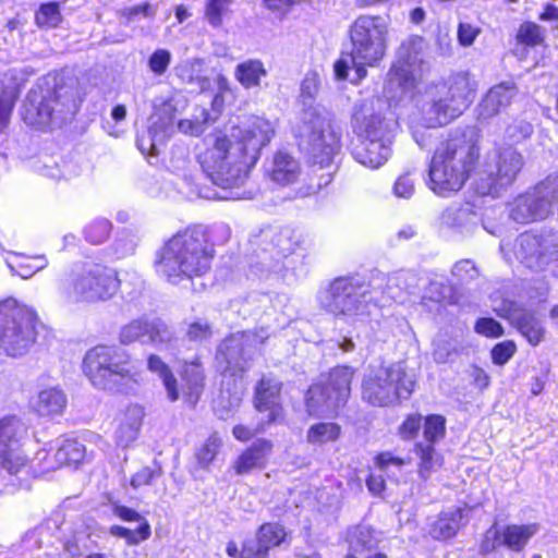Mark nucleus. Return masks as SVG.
<instances>
[{"instance_id":"nucleus-1","label":"nucleus","mask_w":558,"mask_h":558,"mask_svg":"<svg viewBox=\"0 0 558 558\" xmlns=\"http://www.w3.org/2000/svg\"><path fill=\"white\" fill-rule=\"evenodd\" d=\"M274 133L269 121L256 117L230 128L229 132L207 135V147L198 156L203 172L222 189L243 184L259 159L262 148L268 145Z\"/></svg>"},{"instance_id":"nucleus-2","label":"nucleus","mask_w":558,"mask_h":558,"mask_svg":"<svg viewBox=\"0 0 558 558\" xmlns=\"http://www.w3.org/2000/svg\"><path fill=\"white\" fill-rule=\"evenodd\" d=\"M213 246L202 226H193L179 231L161 248L156 260V269L170 283L178 284L182 279L202 277L211 265Z\"/></svg>"},{"instance_id":"nucleus-3","label":"nucleus","mask_w":558,"mask_h":558,"mask_svg":"<svg viewBox=\"0 0 558 558\" xmlns=\"http://www.w3.org/2000/svg\"><path fill=\"white\" fill-rule=\"evenodd\" d=\"M319 89L316 73H308L301 84L300 102L303 107L295 134L306 145L314 166L319 169L331 166L340 149V135L332 128L325 110L315 106Z\"/></svg>"},{"instance_id":"nucleus-4","label":"nucleus","mask_w":558,"mask_h":558,"mask_svg":"<svg viewBox=\"0 0 558 558\" xmlns=\"http://www.w3.org/2000/svg\"><path fill=\"white\" fill-rule=\"evenodd\" d=\"M480 156L478 147L459 136L440 143L428 168V187L440 197H450L465 184Z\"/></svg>"},{"instance_id":"nucleus-5","label":"nucleus","mask_w":558,"mask_h":558,"mask_svg":"<svg viewBox=\"0 0 558 558\" xmlns=\"http://www.w3.org/2000/svg\"><path fill=\"white\" fill-rule=\"evenodd\" d=\"M388 25L379 15H360L349 27L351 49L335 63L338 80L348 77L350 66L355 69V82L366 76V66H376L386 56Z\"/></svg>"},{"instance_id":"nucleus-6","label":"nucleus","mask_w":558,"mask_h":558,"mask_svg":"<svg viewBox=\"0 0 558 558\" xmlns=\"http://www.w3.org/2000/svg\"><path fill=\"white\" fill-rule=\"evenodd\" d=\"M476 85L465 73L432 84L417 100L418 112L427 129L448 124L473 102Z\"/></svg>"},{"instance_id":"nucleus-7","label":"nucleus","mask_w":558,"mask_h":558,"mask_svg":"<svg viewBox=\"0 0 558 558\" xmlns=\"http://www.w3.org/2000/svg\"><path fill=\"white\" fill-rule=\"evenodd\" d=\"M76 111L70 87L43 78L28 92L23 105V120L35 128H59Z\"/></svg>"},{"instance_id":"nucleus-8","label":"nucleus","mask_w":558,"mask_h":558,"mask_svg":"<svg viewBox=\"0 0 558 558\" xmlns=\"http://www.w3.org/2000/svg\"><path fill=\"white\" fill-rule=\"evenodd\" d=\"M83 369L92 385L110 392H128L137 383L130 357L116 347L97 345L87 351Z\"/></svg>"},{"instance_id":"nucleus-9","label":"nucleus","mask_w":558,"mask_h":558,"mask_svg":"<svg viewBox=\"0 0 558 558\" xmlns=\"http://www.w3.org/2000/svg\"><path fill=\"white\" fill-rule=\"evenodd\" d=\"M114 269L101 264H86L59 284V294L66 304L96 303L111 299L119 290Z\"/></svg>"},{"instance_id":"nucleus-10","label":"nucleus","mask_w":558,"mask_h":558,"mask_svg":"<svg viewBox=\"0 0 558 558\" xmlns=\"http://www.w3.org/2000/svg\"><path fill=\"white\" fill-rule=\"evenodd\" d=\"M369 287L355 277H339L320 292L323 308L338 318L363 322L371 314Z\"/></svg>"},{"instance_id":"nucleus-11","label":"nucleus","mask_w":558,"mask_h":558,"mask_svg":"<svg viewBox=\"0 0 558 558\" xmlns=\"http://www.w3.org/2000/svg\"><path fill=\"white\" fill-rule=\"evenodd\" d=\"M36 313L15 299L0 302V350L9 356H22L36 340Z\"/></svg>"},{"instance_id":"nucleus-12","label":"nucleus","mask_w":558,"mask_h":558,"mask_svg":"<svg viewBox=\"0 0 558 558\" xmlns=\"http://www.w3.org/2000/svg\"><path fill=\"white\" fill-rule=\"evenodd\" d=\"M353 374L349 366H337L325 379L312 385L305 399L307 413L312 416L336 414L350 397Z\"/></svg>"},{"instance_id":"nucleus-13","label":"nucleus","mask_w":558,"mask_h":558,"mask_svg":"<svg viewBox=\"0 0 558 558\" xmlns=\"http://www.w3.org/2000/svg\"><path fill=\"white\" fill-rule=\"evenodd\" d=\"M414 380L402 364L380 366L363 381V399L373 405L385 407L399 399H407L414 390Z\"/></svg>"},{"instance_id":"nucleus-14","label":"nucleus","mask_w":558,"mask_h":558,"mask_svg":"<svg viewBox=\"0 0 558 558\" xmlns=\"http://www.w3.org/2000/svg\"><path fill=\"white\" fill-rule=\"evenodd\" d=\"M268 338L269 333L263 327L231 335L220 343L217 361L225 364V372L232 376L241 375L251 367L259 348Z\"/></svg>"},{"instance_id":"nucleus-15","label":"nucleus","mask_w":558,"mask_h":558,"mask_svg":"<svg viewBox=\"0 0 558 558\" xmlns=\"http://www.w3.org/2000/svg\"><path fill=\"white\" fill-rule=\"evenodd\" d=\"M423 49V38L418 36L404 40L397 50V61L391 65L388 75L386 88L389 93L398 90L401 93L411 90L421 80V66L423 60L421 57Z\"/></svg>"},{"instance_id":"nucleus-16","label":"nucleus","mask_w":558,"mask_h":558,"mask_svg":"<svg viewBox=\"0 0 558 558\" xmlns=\"http://www.w3.org/2000/svg\"><path fill=\"white\" fill-rule=\"evenodd\" d=\"M524 165L522 155L511 145L497 147L487 156V175L489 183L482 187L484 194H497L499 187L514 182Z\"/></svg>"},{"instance_id":"nucleus-17","label":"nucleus","mask_w":558,"mask_h":558,"mask_svg":"<svg viewBox=\"0 0 558 558\" xmlns=\"http://www.w3.org/2000/svg\"><path fill=\"white\" fill-rule=\"evenodd\" d=\"M518 241L517 253L530 268L541 270L558 260V231L541 234L526 232Z\"/></svg>"},{"instance_id":"nucleus-18","label":"nucleus","mask_w":558,"mask_h":558,"mask_svg":"<svg viewBox=\"0 0 558 558\" xmlns=\"http://www.w3.org/2000/svg\"><path fill=\"white\" fill-rule=\"evenodd\" d=\"M384 101L379 98L365 99L355 106L352 117L354 132L362 140L391 138L388 124L381 116L380 109Z\"/></svg>"},{"instance_id":"nucleus-19","label":"nucleus","mask_w":558,"mask_h":558,"mask_svg":"<svg viewBox=\"0 0 558 558\" xmlns=\"http://www.w3.org/2000/svg\"><path fill=\"white\" fill-rule=\"evenodd\" d=\"M25 427L15 416L0 420V465L14 474L26 464V457L20 450V438Z\"/></svg>"},{"instance_id":"nucleus-20","label":"nucleus","mask_w":558,"mask_h":558,"mask_svg":"<svg viewBox=\"0 0 558 558\" xmlns=\"http://www.w3.org/2000/svg\"><path fill=\"white\" fill-rule=\"evenodd\" d=\"M119 338L123 344H130L135 341L163 344L172 340L173 332L159 318L151 320L134 319L121 328Z\"/></svg>"},{"instance_id":"nucleus-21","label":"nucleus","mask_w":558,"mask_h":558,"mask_svg":"<svg viewBox=\"0 0 558 558\" xmlns=\"http://www.w3.org/2000/svg\"><path fill=\"white\" fill-rule=\"evenodd\" d=\"M518 88L513 82H502L493 86L477 106V119L482 122L501 113L517 96Z\"/></svg>"},{"instance_id":"nucleus-22","label":"nucleus","mask_w":558,"mask_h":558,"mask_svg":"<svg viewBox=\"0 0 558 558\" xmlns=\"http://www.w3.org/2000/svg\"><path fill=\"white\" fill-rule=\"evenodd\" d=\"M281 383L274 377L263 376L255 389V404L259 412H268L267 423L277 422L282 417L279 404Z\"/></svg>"},{"instance_id":"nucleus-23","label":"nucleus","mask_w":558,"mask_h":558,"mask_svg":"<svg viewBox=\"0 0 558 558\" xmlns=\"http://www.w3.org/2000/svg\"><path fill=\"white\" fill-rule=\"evenodd\" d=\"M553 208L554 202L546 195L521 197L517 199L511 217L520 223H526L530 220L545 219L553 213Z\"/></svg>"},{"instance_id":"nucleus-24","label":"nucleus","mask_w":558,"mask_h":558,"mask_svg":"<svg viewBox=\"0 0 558 558\" xmlns=\"http://www.w3.org/2000/svg\"><path fill=\"white\" fill-rule=\"evenodd\" d=\"M391 138L362 140L353 150L354 159L371 169L383 166L391 155Z\"/></svg>"},{"instance_id":"nucleus-25","label":"nucleus","mask_w":558,"mask_h":558,"mask_svg":"<svg viewBox=\"0 0 558 558\" xmlns=\"http://www.w3.org/2000/svg\"><path fill=\"white\" fill-rule=\"evenodd\" d=\"M349 553L347 556H365L375 550L380 543V533L366 524L351 527L347 534Z\"/></svg>"},{"instance_id":"nucleus-26","label":"nucleus","mask_w":558,"mask_h":558,"mask_svg":"<svg viewBox=\"0 0 558 558\" xmlns=\"http://www.w3.org/2000/svg\"><path fill=\"white\" fill-rule=\"evenodd\" d=\"M508 319L530 344L535 347L544 340L545 328L534 313L529 311H513L508 315Z\"/></svg>"},{"instance_id":"nucleus-27","label":"nucleus","mask_w":558,"mask_h":558,"mask_svg":"<svg viewBox=\"0 0 558 558\" xmlns=\"http://www.w3.org/2000/svg\"><path fill=\"white\" fill-rule=\"evenodd\" d=\"M144 416L145 411L143 407L131 404L126 408L116 432L117 440L121 446L126 447L137 438Z\"/></svg>"},{"instance_id":"nucleus-28","label":"nucleus","mask_w":558,"mask_h":558,"mask_svg":"<svg viewBox=\"0 0 558 558\" xmlns=\"http://www.w3.org/2000/svg\"><path fill=\"white\" fill-rule=\"evenodd\" d=\"M440 223L449 229L463 231L476 225L477 215L471 203L451 205L439 217Z\"/></svg>"},{"instance_id":"nucleus-29","label":"nucleus","mask_w":558,"mask_h":558,"mask_svg":"<svg viewBox=\"0 0 558 558\" xmlns=\"http://www.w3.org/2000/svg\"><path fill=\"white\" fill-rule=\"evenodd\" d=\"M177 106L173 99L163 101L151 116L149 126L157 134V141L166 142L175 132Z\"/></svg>"},{"instance_id":"nucleus-30","label":"nucleus","mask_w":558,"mask_h":558,"mask_svg":"<svg viewBox=\"0 0 558 558\" xmlns=\"http://www.w3.org/2000/svg\"><path fill=\"white\" fill-rule=\"evenodd\" d=\"M299 175L300 165L295 158L283 151L275 154L269 168V177L274 182L288 185L293 183Z\"/></svg>"},{"instance_id":"nucleus-31","label":"nucleus","mask_w":558,"mask_h":558,"mask_svg":"<svg viewBox=\"0 0 558 558\" xmlns=\"http://www.w3.org/2000/svg\"><path fill=\"white\" fill-rule=\"evenodd\" d=\"M538 530L537 523L507 525L500 529L502 546L512 551H521Z\"/></svg>"},{"instance_id":"nucleus-32","label":"nucleus","mask_w":558,"mask_h":558,"mask_svg":"<svg viewBox=\"0 0 558 558\" xmlns=\"http://www.w3.org/2000/svg\"><path fill=\"white\" fill-rule=\"evenodd\" d=\"M463 510L461 508L441 512L430 524V536L439 541L453 537L461 526Z\"/></svg>"},{"instance_id":"nucleus-33","label":"nucleus","mask_w":558,"mask_h":558,"mask_svg":"<svg viewBox=\"0 0 558 558\" xmlns=\"http://www.w3.org/2000/svg\"><path fill=\"white\" fill-rule=\"evenodd\" d=\"M413 451L418 459L417 474L420 478L427 481L434 472L442 466L444 458L437 452L434 445L416 442Z\"/></svg>"},{"instance_id":"nucleus-34","label":"nucleus","mask_w":558,"mask_h":558,"mask_svg":"<svg viewBox=\"0 0 558 558\" xmlns=\"http://www.w3.org/2000/svg\"><path fill=\"white\" fill-rule=\"evenodd\" d=\"M264 63L258 59H248L234 69V77L246 89L259 87L260 80L267 76Z\"/></svg>"},{"instance_id":"nucleus-35","label":"nucleus","mask_w":558,"mask_h":558,"mask_svg":"<svg viewBox=\"0 0 558 558\" xmlns=\"http://www.w3.org/2000/svg\"><path fill=\"white\" fill-rule=\"evenodd\" d=\"M271 447V442L268 440H257L254 442L239 457L235 464L236 473H247L252 469L262 465Z\"/></svg>"},{"instance_id":"nucleus-36","label":"nucleus","mask_w":558,"mask_h":558,"mask_svg":"<svg viewBox=\"0 0 558 558\" xmlns=\"http://www.w3.org/2000/svg\"><path fill=\"white\" fill-rule=\"evenodd\" d=\"M182 379L184 381V397L190 403L195 404L203 390L204 374L201 366L195 362L185 364L182 371Z\"/></svg>"},{"instance_id":"nucleus-37","label":"nucleus","mask_w":558,"mask_h":558,"mask_svg":"<svg viewBox=\"0 0 558 558\" xmlns=\"http://www.w3.org/2000/svg\"><path fill=\"white\" fill-rule=\"evenodd\" d=\"M65 405V395L57 388H49L39 392L36 410L43 416H50L60 414Z\"/></svg>"},{"instance_id":"nucleus-38","label":"nucleus","mask_w":558,"mask_h":558,"mask_svg":"<svg viewBox=\"0 0 558 558\" xmlns=\"http://www.w3.org/2000/svg\"><path fill=\"white\" fill-rule=\"evenodd\" d=\"M148 369L156 373L163 381L167 395L170 401L179 399V391L177 389V380L173 377L168 365L157 355H150L147 361Z\"/></svg>"},{"instance_id":"nucleus-39","label":"nucleus","mask_w":558,"mask_h":558,"mask_svg":"<svg viewBox=\"0 0 558 558\" xmlns=\"http://www.w3.org/2000/svg\"><path fill=\"white\" fill-rule=\"evenodd\" d=\"M340 434L341 427L337 423L322 422L308 428L306 440L311 445H324L337 440Z\"/></svg>"},{"instance_id":"nucleus-40","label":"nucleus","mask_w":558,"mask_h":558,"mask_svg":"<svg viewBox=\"0 0 558 558\" xmlns=\"http://www.w3.org/2000/svg\"><path fill=\"white\" fill-rule=\"evenodd\" d=\"M204 61L198 58L187 59L181 61L175 68V75L187 84L196 83L203 87L206 80L202 76Z\"/></svg>"},{"instance_id":"nucleus-41","label":"nucleus","mask_w":558,"mask_h":558,"mask_svg":"<svg viewBox=\"0 0 558 558\" xmlns=\"http://www.w3.org/2000/svg\"><path fill=\"white\" fill-rule=\"evenodd\" d=\"M110 534L124 538L129 545H137L142 541L149 538L150 525L148 521H142V523L135 530H131L121 525H112L110 527Z\"/></svg>"},{"instance_id":"nucleus-42","label":"nucleus","mask_w":558,"mask_h":558,"mask_svg":"<svg viewBox=\"0 0 558 558\" xmlns=\"http://www.w3.org/2000/svg\"><path fill=\"white\" fill-rule=\"evenodd\" d=\"M286 537L284 529L277 523L263 524L256 534V538L267 547L269 551L271 548L279 546Z\"/></svg>"},{"instance_id":"nucleus-43","label":"nucleus","mask_w":558,"mask_h":558,"mask_svg":"<svg viewBox=\"0 0 558 558\" xmlns=\"http://www.w3.org/2000/svg\"><path fill=\"white\" fill-rule=\"evenodd\" d=\"M544 40V29L534 22H524L517 33L518 44L526 47L539 46Z\"/></svg>"},{"instance_id":"nucleus-44","label":"nucleus","mask_w":558,"mask_h":558,"mask_svg":"<svg viewBox=\"0 0 558 558\" xmlns=\"http://www.w3.org/2000/svg\"><path fill=\"white\" fill-rule=\"evenodd\" d=\"M84 446L74 439H66L58 448L56 457L61 463L77 464L84 458Z\"/></svg>"},{"instance_id":"nucleus-45","label":"nucleus","mask_w":558,"mask_h":558,"mask_svg":"<svg viewBox=\"0 0 558 558\" xmlns=\"http://www.w3.org/2000/svg\"><path fill=\"white\" fill-rule=\"evenodd\" d=\"M445 417L441 415L433 414L425 418L424 424V444L435 445L438 440L445 437L446 426Z\"/></svg>"},{"instance_id":"nucleus-46","label":"nucleus","mask_w":558,"mask_h":558,"mask_svg":"<svg viewBox=\"0 0 558 558\" xmlns=\"http://www.w3.org/2000/svg\"><path fill=\"white\" fill-rule=\"evenodd\" d=\"M47 265L48 260L46 257L44 255H38L32 258H25L16 263V265L9 264V267L12 272L16 274L21 278L28 279L37 271L46 268Z\"/></svg>"},{"instance_id":"nucleus-47","label":"nucleus","mask_w":558,"mask_h":558,"mask_svg":"<svg viewBox=\"0 0 558 558\" xmlns=\"http://www.w3.org/2000/svg\"><path fill=\"white\" fill-rule=\"evenodd\" d=\"M111 222L105 218H97L85 227V238L92 244L105 242L111 231Z\"/></svg>"},{"instance_id":"nucleus-48","label":"nucleus","mask_w":558,"mask_h":558,"mask_svg":"<svg viewBox=\"0 0 558 558\" xmlns=\"http://www.w3.org/2000/svg\"><path fill=\"white\" fill-rule=\"evenodd\" d=\"M41 171L43 175L56 180H69L80 174V168L77 167V165L73 163L70 160L63 159L61 160V163L56 162L54 165H45Z\"/></svg>"},{"instance_id":"nucleus-49","label":"nucleus","mask_w":558,"mask_h":558,"mask_svg":"<svg viewBox=\"0 0 558 558\" xmlns=\"http://www.w3.org/2000/svg\"><path fill=\"white\" fill-rule=\"evenodd\" d=\"M533 133V125L522 119H515L507 125L504 138L510 144H519Z\"/></svg>"},{"instance_id":"nucleus-50","label":"nucleus","mask_w":558,"mask_h":558,"mask_svg":"<svg viewBox=\"0 0 558 558\" xmlns=\"http://www.w3.org/2000/svg\"><path fill=\"white\" fill-rule=\"evenodd\" d=\"M221 446L222 440L217 436V434L209 436L195 454L198 464L202 468L208 466L217 457Z\"/></svg>"},{"instance_id":"nucleus-51","label":"nucleus","mask_w":558,"mask_h":558,"mask_svg":"<svg viewBox=\"0 0 558 558\" xmlns=\"http://www.w3.org/2000/svg\"><path fill=\"white\" fill-rule=\"evenodd\" d=\"M208 120V111L202 109L199 117H195L194 119L180 120L175 125V129L186 135L199 136L206 130Z\"/></svg>"},{"instance_id":"nucleus-52","label":"nucleus","mask_w":558,"mask_h":558,"mask_svg":"<svg viewBox=\"0 0 558 558\" xmlns=\"http://www.w3.org/2000/svg\"><path fill=\"white\" fill-rule=\"evenodd\" d=\"M232 0H208L205 7V19L214 26L218 27L222 23V16L228 11Z\"/></svg>"},{"instance_id":"nucleus-53","label":"nucleus","mask_w":558,"mask_h":558,"mask_svg":"<svg viewBox=\"0 0 558 558\" xmlns=\"http://www.w3.org/2000/svg\"><path fill=\"white\" fill-rule=\"evenodd\" d=\"M61 21L57 3L43 4L36 13V23L39 26L56 27Z\"/></svg>"},{"instance_id":"nucleus-54","label":"nucleus","mask_w":558,"mask_h":558,"mask_svg":"<svg viewBox=\"0 0 558 558\" xmlns=\"http://www.w3.org/2000/svg\"><path fill=\"white\" fill-rule=\"evenodd\" d=\"M17 94V84L9 73H0V105L14 104Z\"/></svg>"},{"instance_id":"nucleus-55","label":"nucleus","mask_w":558,"mask_h":558,"mask_svg":"<svg viewBox=\"0 0 558 558\" xmlns=\"http://www.w3.org/2000/svg\"><path fill=\"white\" fill-rule=\"evenodd\" d=\"M501 533L497 523H494L484 534V538L480 545V553L484 556L493 553L499 546H502Z\"/></svg>"},{"instance_id":"nucleus-56","label":"nucleus","mask_w":558,"mask_h":558,"mask_svg":"<svg viewBox=\"0 0 558 558\" xmlns=\"http://www.w3.org/2000/svg\"><path fill=\"white\" fill-rule=\"evenodd\" d=\"M171 53L167 49H157L148 59V68L156 75H163L171 62Z\"/></svg>"},{"instance_id":"nucleus-57","label":"nucleus","mask_w":558,"mask_h":558,"mask_svg":"<svg viewBox=\"0 0 558 558\" xmlns=\"http://www.w3.org/2000/svg\"><path fill=\"white\" fill-rule=\"evenodd\" d=\"M242 400V391L235 390L232 393L227 390H221L219 397L216 400L217 407H220L228 415L230 412L239 408ZM221 417H225V413H220Z\"/></svg>"},{"instance_id":"nucleus-58","label":"nucleus","mask_w":558,"mask_h":558,"mask_svg":"<svg viewBox=\"0 0 558 558\" xmlns=\"http://www.w3.org/2000/svg\"><path fill=\"white\" fill-rule=\"evenodd\" d=\"M474 330L488 338H498L504 335L502 326L494 318H480L475 323Z\"/></svg>"},{"instance_id":"nucleus-59","label":"nucleus","mask_w":558,"mask_h":558,"mask_svg":"<svg viewBox=\"0 0 558 558\" xmlns=\"http://www.w3.org/2000/svg\"><path fill=\"white\" fill-rule=\"evenodd\" d=\"M415 192V182L410 172L403 173L393 184V194L399 198L409 199Z\"/></svg>"},{"instance_id":"nucleus-60","label":"nucleus","mask_w":558,"mask_h":558,"mask_svg":"<svg viewBox=\"0 0 558 558\" xmlns=\"http://www.w3.org/2000/svg\"><path fill=\"white\" fill-rule=\"evenodd\" d=\"M452 275L460 281L466 282L478 277L476 266L470 259H462L454 264Z\"/></svg>"},{"instance_id":"nucleus-61","label":"nucleus","mask_w":558,"mask_h":558,"mask_svg":"<svg viewBox=\"0 0 558 558\" xmlns=\"http://www.w3.org/2000/svg\"><path fill=\"white\" fill-rule=\"evenodd\" d=\"M515 344L512 341L497 343L492 350L493 362L497 365L506 364L514 354Z\"/></svg>"},{"instance_id":"nucleus-62","label":"nucleus","mask_w":558,"mask_h":558,"mask_svg":"<svg viewBox=\"0 0 558 558\" xmlns=\"http://www.w3.org/2000/svg\"><path fill=\"white\" fill-rule=\"evenodd\" d=\"M161 475V470L159 466H156V468H149V466H145V468H142L140 471H137L132 480H131V485L133 488H138L141 486H144V485H149L151 484V482L159 477Z\"/></svg>"},{"instance_id":"nucleus-63","label":"nucleus","mask_w":558,"mask_h":558,"mask_svg":"<svg viewBox=\"0 0 558 558\" xmlns=\"http://www.w3.org/2000/svg\"><path fill=\"white\" fill-rule=\"evenodd\" d=\"M268 550L257 538L247 539L244 542L241 558H267Z\"/></svg>"},{"instance_id":"nucleus-64","label":"nucleus","mask_w":558,"mask_h":558,"mask_svg":"<svg viewBox=\"0 0 558 558\" xmlns=\"http://www.w3.org/2000/svg\"><path fill=\"white\" fill-rule=\"evenodd\" d=\"M451 294L449 286L441 282L433 281L429 283L424 299L434 301L436 303L445 302Z\"/></svg>"}]
</instances>
